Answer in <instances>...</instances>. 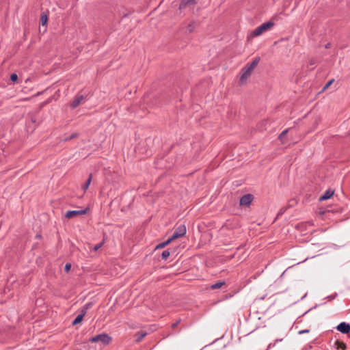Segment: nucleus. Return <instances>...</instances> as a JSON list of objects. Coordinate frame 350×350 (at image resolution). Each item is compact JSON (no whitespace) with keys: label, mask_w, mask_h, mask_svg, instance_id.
Returning <instances> with one entry per match:
<instances>
[{"label":"nucleus","mask_w":350,"mask_h":350,"mask_svg":"<svg viewBox=\"0 0 350 350\" xmlns=\"http://www.w3.org/2000/svg\"><path fill=\"white\" fill-rule=\"evenodd\" d=\"M70 268H71V264L70 263L66 264L65 267H64L65 271L66 273H68L69 271L70 270Z\"/></svg>","instance_id":"nucleus-21"},{"label":"nucleus","mask_w":350,"mask_h":350,"mask_svg":"<svg viewBox=\"0 0 350 350\" xmlns=\"http://www.w3.org/2000/svg\"><path fill=\"white\" fill-rule=\"evenodd\" d=\"M288 130L286 129V130H284V131L282 132V133L279 136V139L282 141V143H284L283 142V138L285 137V135L287 134Z\"/></svg>","instance_id":"nucleus-19"},{"label":"nucleus","mask_w":350,"mask_h":350,"mask_svg":"<svg viewBox=\"0 0 350 350\" xmlns=\"http://www.w3.org/2000/svg\"><path fill=\"white\" fill-rule=\"evenodd\" d=\"M90 181H91V178L89 177V180H88L89 184L90 183Z\"/></svg>","instance_id":"nucleus-29"},{"label":"nucleus","mask_w":350,"mask_h":350,"mask_svg":"<svg viewBox=\"0 0 350 350\" xmlns=\"http://www.w3.org/2000/svg\"><path fill=\"white\" fill-rule=\"evenodd\" d=\"M83 187L84 189H86L88 188V180L83 184Z\"/></svg>","instance_id":"nucleus-26"},{"label":"nucleus","mask_w":350,"mask_h":350,"mask_svg":"<svg viewBox=\"0 0 350 350\" xmlns=\"http://www.w3.org/2000/svg\"><path fill=\"white\" fill-rule=\"evenodd\" d=\"M170 255V253L168 250H164L163 252H162V258L163 260H166Z\"/></svg>","instance_id":"nucleus-17"},{"label":"nucleus","mask_w":350,"mask_h":350,"mask_svg":"<svg viewBox=\"0 0 350 350\" xmlns=\"http://www.w3.org/2000/svg\"><path fill=\"white\" fill-rule=\"evenodd\" d=\"M180 319L178 320L176 323H173V324L172 325V327L173 329H174L175 327H177V325L180 323Z\"/></svg>","instance_id":"nucleus-23"},{"label":"nucleus","mask_w":350,"mask_h":350,"mask_svg":"<svg viewBox=\"0 0 350 350\" xmlns=\"http://www.w3.org/2000/svg\"><path fill=\"white\" fill-rule=\"evenodd\" d=\"M197 2L198 0H181V2L179 5V9L180 10H184L187 8L193 9Z\"/></svg>","instance_id":"nucleus-6"},{"label":"nucleus","mask_w":350,"mask_h":350,"mask_svg":"<svg viewBox=\"0 0 350 350\" xmlns=\"http://www.w3.org/2000/svg\"><path fill=\"white\" fill-rule=\"evenodd\" d=\"M172 242V240L169 238L166 241L163 242V243H161L160 244H159L157 246V248H163V247H165V246H167V245H169L170 243Z\"/></svg>","instance_id":"nucleus-15"},{"label":"nucleus","mask_w":350,"mask_h":350,"mask_svg":"<svg viewBox=\"0 0 350 350\" xmlns=\"http://www.w3.org/2000/svg\"><path fill=\"white\" fill-rule=\"evenodd\" d=\"M309 332V330L308 329H304V330H301L299 332V334H304V333H308Z\"/></svg>","instance_id":"nucleus-25"},{"label":"nucleus","mask_w":350,"mask_h":350,"mask_svg":"<svg viewBox=\"0 0 350 350\" xmlns=\"http://www.w3.org/2000/svg\"><path fill=\"white\" fill-rule=\"evenodd\" d=\"M337 329L342 334H347L350 331V325L342 322L337 326Z\"/></svg>","instance_id":"nucleus-8"},{"label":"nucleus","mask_w":350,"mask_h":350,"mask_svg":"<svg viewBox=\"0 0 350 350\" xmlns=\"http://www.w3.org/2000/svg\"><path fill=\"white\" fill-rule=\"evenodd\" d=\"M83 100V96L81 95H77L73 101L71 103L70 106L72 109L76 108L79 105L81 101Z\"/></svg>","instance_id":"nucleus-9"},{"label":"nucleus","mask_w":350,"mask_h":350,"mask_svg":"<svg viewBox=\"0 0 350 350\" xmlns=\"http://www.w3.org/2000/svg\"><path fill=\"white\" fill-rule=\"evenodd\" d=\"M253 196L251 194H246L242 196L240 199L241 206H248L253 200Z\"/></svg>","instance_id":"nucleus-7"},{"label":"nucleus","mask_w":350,"mask_h":350,"mask_svg":"<svg viewBox=\"0 0 350 350\" xmlns=\"http://www.w3.org/2000/svg\"><path fill=\"white\" fill-rule=\"evenodd\" d=\"M334 79H331L329 80L326 84L323 87V91H325L326 90L327 88H329L330 87V85L334 83Z\"/></svg>","instance_id":"nucleus-18"},{"label":"nucleus","mask_w":350,"mask_h":350,"mask_svg":"<svg viewBox=\"0 0 350 350\" xmlns=\"http://www.w3.org/2000/svg\"><path fill=\"white\" fill-rule=\"evenodd\" d=\"M102 245H103V243H98V244L94 246V251H97L99 248H100V247H101Z\"/></svg>","instance_id":"nucleus-22"},{"label":"nucleus","mask_w":350,"mask_h":350,"mask_svg":"<svg viewBox=\"0 0 350 350\" xmlns=\"http://www.w3.org/2000/svg\"><path fill=\"white\" fill-rule=\"evenodd\" d=\"M87 307H88L87 304L84 305V306H83L84 308H87Z\"/></svg>","instance_id":"nucleus-28"},{"label":"nucleus","mask_w":350,"mask_h":350,"mask_svg":"<svg viewBox=\"0 0 350 350\" xmlns=\"http://www.w3.org/2000/svg\"><path fill=\"white\" fill-rule=\"evenodd\" d=\"M111 337L107 334H99L91 338L90 342L92 343H96L98 345L100 349L103 345H107L111 341Z\"/></svg>","instance_id":"nucleus-3"},{"label":"nucleus","mask_w":350,"mask_h":350,"mask_svg":"<svg viewBox=\"0 0 350 350\" xmlns=\"http://www.w3.org/2000/svg\"><path fill=\"white\" fill-rule=\"evenodd\" d=\"M85 313H82V314H79L76 318L75 319L72 321V325H77L78 323H80L82 320H83V316H84Z\"/></svg>","instance_id":"nucleus-13"},{"label":"nucleus","mask_w":350,"mask_h":350,"mask_svg":"<svg viewBox=\"0 0 350 350\" xmlns=\"http://www.w3.org/2000/svg\"><path fill=\"white\" fill-rule=\"evenodd\" d=\"M225 284L224 281H219L216 282L215 284L211 286V289H218L220 288L221 286H223Z\"/></svg>","instance_id":"nucleus-14"},{"label":"nucleus","mask_w":350,"mask_h":350,"mask_svg":"<svg viewBox=\"0 0 350 350\" xmlns=\"http://www.w3.org/2000/svg\"><path fill=\"white\" fill-rule=\"evenodd\" d=\"M336 345L338 349H345L346 348V345L344 342H340V341H336Z\"/></svg>","instance_id":"nucleus-16"},{"label":"nucleus","mask_w":350,"mask_h":350,"mask_svg":"<svg viewBox=\"0 0 350 350\" xmlns=\"http://www.w3.org/2000/svg\"><path fill=\"white\" fill-rule=\"evenodd\" d=\"M146 334H147V333L145 332H141L137 333L135 335V337H136L135 341L137 342H140L146 336Z\"/></svg>","instance_id":"nucleus-12"},{"label":"nucleus","mask_w":350,"mask_h":350,"mask_svg":"<svg viewBox=\"0 0 350 350\" xmlns=\"http://www.w3.org/2000/svg\"><path fill=\"white\" fill-rule=\"evenodd\" d=\"M48 22V14L43 12L40 16V23L42 26L46 25Z\"/></svg>","instance_id":"nucleus-11"},{"label":"nucleus","mask_w":350,"mask_h":350,"mask_svg":"<svg viewBox=\"0 0 350 350\" xmlns=\"http://www.w3.org/2000/svg\"><path fill=\"white\" fill-rule=\"evenodd\" d=\"M88 212V207L82 210L68 211L66 212L65 217L68 219H72L86 214Z\"/></svg>","instance_id":"nucleus-5"},{"label":"nucleus","mask_w":350,"mask_h":350,"mask_svg":"<svg viewBox=\"0 0 350 350\" xmlns=\"http://www.w3.org/2000/svg\"><path fill=\"white\" fill-rule=\"evenodd\" d=\"M274 26V23L272 21H269L267 23L262 24L260 26L256 27L254 30H253L249 38H254L259 36L264 33L265 32L270 30Z\"/></svg>","instance_id":"nucleus-2"},{"label":"nucleus","mask_w":350,"mask_h":350,"mask_svg":"<svg viewBox=\"0 0 350 350\" xmlns=\"http://www.w3.org/2000/svg\"><path fill=\"white\" fill-rule=\"evenodd\" d=\"M10 79H11V81H13V82L16 81H17V79H18V76H17V75H16V74H15V73L12 74V75H10Z\"/></svg>","instance_id":"nucleus-20"},{"label":"nucleus","mask_w":350,"mask_h":350,"mask_svg":"<svg viewBox=\"0 0 350 350\" xmlns=\"http://www.w3.org/2000/svg\"><path fill=\"white\" fill-rule=\"evenodd\" d=\"M310 64H311V65H314V62L313 61H311V62H310Z\"/></svg>","instance_id":"nucleus-27"},{"label":"nucleus","mask_w":350,"mask_h":350,"mask_svg":"<svg viewBox=\"0 0 350 350\" xmlns=\"http://www.w3.org/2000/svg\"><path fill=\"white\" fill-rule=\"evenodd\" d=\"M187 230L185 225H180L175 228L173 235L170 238L172 241L183 237L186 234Z\"/></svg>","instance_id":"nucleus-4"},{"label":"nucleus","mask_w":350,"mask_h":350,"mask_svg":"<svg viewBox=\"0 0 350 350\" xmlns=\"http://www.w3.org/2000/svg\"><path fill=\"white\" fill-rule=\"evenodd\" d=\"M260 62V57H256L250 64H247L244 68H242L241 72V77L239 79V83L243 85L246 83L247 79L250 77L254 68L257 66Z\"/></svg>","instance_id":"nucleus-1"},{"label":"nucleus","mask_w":350,"mask_h":350,"mask_svg":"<svg viewBox=\"0 0 350 350\" xmlns=\"http://www.w3.org/2000/svg\"><path fill=\"white\" fill-rule=\"evenodd\" d=\"M187 29H188V31H189V32H192V31H193V25H191H191H189L188 26V27H187Z\"/></svg>","instance_id":"nucleus-24"},{"label":"nucleus","mask_w":350,"mask_h":350,"mask_svg":"<svg viewBox=\"0 0 350 350\" xmlns=\"http://www.w3.org/2000/svg\"><path fill=\"white\" fill-rule=\"evenodd\" d=\"M334 195V191L328 189L325 191V193L321 196L319 198L320 201H323L329 199Z\"/></svg>","instance_id":"nucleus-10"}]
</instances>
